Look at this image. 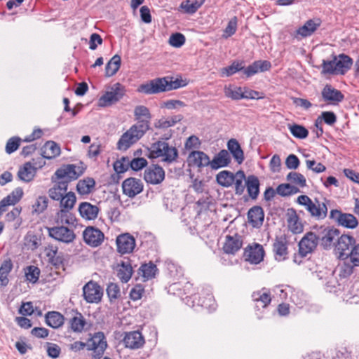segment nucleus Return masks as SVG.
Instances as JSON below:
<instances>
[{
  "label": "nucleus",
  "mask_w": 359,
  "mask_h": 359,
  "mask_svg": "<svg viewBox=\"0 0 359 359\" xmlns=\"http://www.w3.org/2000/svg\"><path fill=\"white\" fill-rule=\"evenodd\" d=\"M180 79L172 80V77L157 78L141 84L137 90L147 95L158 94L165 91L177 89L185 84Z\"/></svg>",
  "instance_id": "1"
},
{
  "label": "nucleus",
  "mask_w": 359,
  "mask_h": 359,
  "mask_svg": "<svg viewBox=\"0 0 359 359\" xmlns=\"http://www.w3.org/2000/svg\"><path fill=\"white\" fill-rule=\"evenodd\" d=\"M324 201H320L318 198L311 200L306 195H301L297 199V202L304 206L310 216L316 220H323L327 215L328 209L325 203L326 200Z\"/></svg>",
  "instance_id": "2"
},
{
  "label": "nucleus",
  "mask_w": 359,
  "mask_h": 359,
  "mask_svg": "<svg viewBox=\"0 0 359 359\" xmlns=\"http://www.w3.org/2000/svg\"><path fill=\"white\" fill-rule=\"evenodd\" d=\"M149 150V158L161 157L162 161L168 164L177 161L178 158V151L176 147L170 146L168 142L164 141L153 143Z\"/></svg>",
  "instance_id": "3"
},
{
  "label": "nucleus",
  "mask_w": 359,
  "mask_h": 359,
  "mask_svg": "<svg viewBox=\"0 0 359 359\" xmlns=\"http://www.w3.org/2000/svg\"><path fill=\"white\" fill-rule=\"evenodd\" d=\"M107 347L106 338L102 332L94 333L87 341V350L93 351V358L94 359H100Z\"/></svg>",
  "instance_id": "4"
},
{
  "label": "nucleus",
  "mask_w": 359,
  "mask_h": 359,
  "mask_svg": "<svg viewBox=\"0 0 359 359\" xmlns=\"http://www.w3.org/2000/svg\"><path fill=\"white\" fill-rule=\"evenodd\" d=\"M330 219L339 226L347 229H353L358 225L356 217L350 213H344L337 209L331 210L329 215Z\"/></svg>",
  "instance_id": "5"
},
{
  "label": "nucleus",
  "mask_w": 359,
  "mask_h": 359,
  "mask_svg": "<svg viewBox=\"0 0 359 359\" xmlns=\"http://www.w3.org/2000/svg\"><path fill=\"white\" fill-rule=\"evenodd\" d=\"M125 90L119 83H116L110 87L99 99V106L107 107L118 102L124 95Z\"/></svg>",
  "instance_id": "6"
},
{
  "label": "nucleus",
  "mask_w": 359,
  "mask_h": 359,
  "mask_svg": "<svg viewBox=\"0 0 359 359\" xmlns=\"http://www.w3.org/2000/svg\"><path fill=\"white\" fill-rule=\"evenodd\" d=\"M102 296L103 290L97 283L90 280L83 285V297L86 302L99 303L102 300Z\"/></svg>",
  "instance_id": "7"
},
{
  "label": "nucleus",
  "mask_w": 359,
  "mask_h": 359,
  "mask_svg": "<svg viewBox=\"0 0 359 359\" xmlns=\"http://www.w3.org/2000/svg\"><path fill=\"white\" fill-rule=\"evenodd\" d=\"M47 230L51 238L65 243H70L76 238L74 231L64 225L48 227Z\"/></svg>",
  "instance_id": "8"
},
{
  "label": "nucleus",
  "mask_w": 359,
  "mask_h": 359,
  "mask_svg": "<svg viewBox=\"0 0 359 359\" xmlns=\"http://www.w3.org/2000/svg\"><path fill=\"white\" fill-rule=\"evenodd\" d=\"M318 242L317 234L311 231L306 233L299 243V256L305 257L311 253L316 248Z\"/></svg>",
  "instance_id": "9"
},
{
  "label": "nucleus",
  "mask_w": 359,
  "mask_h": 359,
  "mask_svg": "<svg viewBox=\"0 0 359 359\" xmlns=\"http://www.w3.org/2000/svg\"><path fill=\"white\" fill-rule=\"evenodd\" d=\"M340 231L334 228H324L317 234L320 245L325 250L331 248L337 241Z\"/></svg>",
  "instance_id": "10"
},
{
  "label": "nucleus",
  "mask_w": 359,
  "mask_h": 359,
  "mask_svg": "<svg viewBox=\"0 0 359 359\" xmlns=\"http://www.w3.org/2000/svg\"><path fill=\"white\" fill-rule=\"evenodd\" d=\"M143 183L141 180L135 177L126 179L122 183L123 193L129 198H134L143 191Z\"/></svg>",
  "instance_id": "11"
},
{
  "label": "nucleus",
  "mask_w": 359,
  "mask_h": 359,
  "mask_svg": "<svg viewBox=\"0 0 359 359\" xmlns=\"http://www.w3.org/2000/svg\"><path fill=\"white\" fill-rule=\"evenodd\" d=\"M83 172V170L77 168L74 164H69L63 168H59L55 172V176L57 180H67L71 182L76 180Z\"/></svg>",
  "instance_id": "12"
},
{
  "label": "nucleus",
  "mask_w": 359,
  "mask_h": 359,
  "mask_svg": "<svg viewBox=\"0 0 359 359\" xmlns=\"http://www.w3.org/2000/svg\"><path fill=\"white\" fill-rule=\"evenodd\" d=\"M243 257L245 260L250 264H259L264 259V250L262 245L255 243L254 245H249L245 249Z\"/></svg>",
  "instance_id": "13"
},
{
  "label": "nucleus",
  "mask_w": 359,
  "mask_h": 359,
  "mask_svg": "<svg viewBox=\"0 0 359 359\" xmlns=\"http://www.w3.org/2000/svg\"><path fill=\"white\" fill-rule=\"evenodd\" d=\"M320 25L321 20L319 18L310 19L296 30L294 37L297 39H301L311 36Z\"/></svg>",
  "instance_id": "14"
},
{
  "label": "nucleus",
  "mask_w": 359,
  "mask_h": 359,
  "mask_svg": "<svg viewBox=\"0 0 359 359\" xmlns=\"http://www.w3.org/2000/svg\"><path fill=\"white\" fill-rule=\"evenodd\" d=\"M123 342L126 348L135 350L142 348L145 340L140 332L131 331L125 333Z\"/></svg>",
  "instance_id": "15"
},
{
  "label": "nucleus",
  "mask_w": 359,
  "mask_h": 359,
  "mask_svg": "<svg viewBox=\"0 0 359 359\" xmlns=\"http://www.w3.org/2000/svg\"><path fill=\"white\" fill-rule=\"evenodd\" d=\"M355 244V240L353 236L348 235L339 236L335 245V248L339 253V257L348 258V253Z\"/></svg>",
  "instance_id": "16"
},
{
  "label": "nucleus",
  "mask_w": 359,
  "mask_h": 359,
  "mask_svg": "<svg viewBox=\"0 0 359 359\" xmlns=\"http://www.w3.org/2000/svg\"><path fill=\"white\" fill-rule=\"evenodd\" d=\"M321 95L325 102L332 105H337L344 98V95L340 90L329 84L325 86L321 91Z\"/></svg>",
  "instance_id": "17"
},
{
  "label": "nucleus",
  "mask_w": 359,
  "mask_h": 359,
  "mask_svg": "<svg viewBox=\"0 0 359 359\" xmlns=\"http://www.w3.org/2000/svg\"><path fill=\"white\" fill-rule=\"evenodd\" d=\"M84 241L89 245L97 247L104 240V233L98 229L93 226H88L83 233Z\"/></svg>",
  "instance_id": "18"
},
{
  "label": "nucleus",
  "mask_w": 359,
  "mask_h": 359,
  "mask_svg": "<svg viewBox=\"0 0 359 359\" xmlns=\"http://www.w3.org/2000/svg\"><path fill=\"white\" fill-rule=\"evenodd\" d=\"M164 178L165 172L159 165H153L144 171V179L147 183L158 184L161 183Z\"/></svg>",
  "instance_id": "19"
},
{
  "label": "nucleus",
  "mask_w": 359,
  "mask_h": 359,
  "mask_svg": "<svg viewBox=\"0 0 359 359\" xmlns=\"http://www.w3.org/2000/svg\"><path fill=\"white\" fill-rule=\"evenodd\" d=\"M117 250L121 254L130 253L135 247V240L129 233L118 236L116 238Z\"/></svg>",
  "instance_id": "20"
},
{
  "label": "nucleus",
  "mask_w": 359,
  "mask_h": 359,
  "mask_svg": "<svg viewBox=\"0 0 359 359\" xmlns=\"http://www.w3.org/2000/svg\"><path fill=\"white\" fill-rule=\"evenodd\" d=\"M286 219L288 228L292 233H299L303 231L304 226L294 208H291L287 210Z\"/></svg>",
  "instance_id": "21"
},
{
  "label": "nucleus",
  "mask_w": 359,
  "mask_h": 359,
  "mask_svg": "<svg viewBox=\"0 0 359 359\" xmlns=\"http://www.w3.org/2000/svg\"><path fill=\"white\" fill-rule=\"evenodd\" d=\"M287 242L284 236L276 237L273 244L275 258L280 262L286 259L287 255Z\"/></svg>",
  "instance_id": "22"
},
{
  "label": "nucleus",
  "mask_w": 359,
  "mask_h": 359,
  "mask_svg": "<svg viewBox=\"0 0 359 359\" xmlns=\"http://www.w3.org/2000/svg\"><path fill=\"white\" fill-rule=\"evenodd\" d=\"M189 165L196 166L198 168H203L210 165L211 161L209 156L201 151H193L188 156Z\"/></svg>",
  "instance_id": "23"
},
{
  "label": "nucleus",
  "mask_w": 359,
  "mask_h": 359,
  "mask_svg": "<svg viewBox=\"0 0 359 359\" xmlns=\"http://www.w3.org/2000/svg\"><path fill=\"white\" fill-rule=\"evenodd\" d=\"M79 212L82 218L94 220L97 217L100 209L97 205L89 202H82L79 205Z\"/></svg>",
  "instance_id": "24"
},
{
  "label": "nucleus",
  "mask_w": 359,
  "mask_h": 359,
  "mask_svg": "<svg viewBox=\"0 0 359 359\" xmlns=\"http://www.w3.org/2000/svg\"><path fill=\"white\" fill-rule=\"evenodd\" d=\"M69 181L59 180L48 191L49 197L53 200L58 201L67 192Z\"/></svg>",
  "instance_id": "25"
},
{
  "label": "nucleus",
  "mask_w": 359,
  "mask_h": 359,
  "mask_svg": "<svg viewBox=\"0 0 359 359\" xmlns=\"http://www.w3.org/2000/svg\"><path fill=\"white\" fill-rule=\"evenodd\" d=\"M88 323L80 312L76 311L75 316L71 318L69 320V329L75 333H82L87 330L86 326Z\"/></svg>",
  "instance_id": "26"
},
{
  "label": "nucleus",
  "mask_w": 359,
  "mask_h": 359,
  "mask_svg": "<svg viewBox=\"0 0 359 359\" xmlns=\"http://www.w3.org/2000/svg\"><path fill=\"white\" fill-rule=\"evenodd\" d=\"M55 222L58 225L75 226L76 217L72 210L60 209L55 214Z\"/></svg>",
  "instance_id": "27"
},
{
  "label": "nucleus",
  "mask_w": 359,
  "mask_h": 359,
  "mask_svg": "<svg viewBox=\"0 0 359 359\" xmlns=\"http://www.w3.org/2000/svg\"><path fill=\"white\" fill-rule=\"evenodd\" d=\"M271 62L267 60H257L246 68L243 69L244 74L250 77L258 72H264L271 69Z\"/></svg>",
  "instance_id": "28"
},
{
  "label": "nucleus",
  "mask_w": 359,
  "mask_h": 359,
  "mask_svg": "<svg viewBox=\"0 0 359 359\" xmlns=\"http://www.w3.org/2000/svg\"><path fill=\"white\" fill-rule=\"evenodd\" d=\"M249 223L255 228H259L264 222V213L262 207L254 206L248 212Z\"/></svg>",
  "instance_id": "29"
},
{
  "label": "nucleus",
  "mask_w": 359,
  "mask_h": 359,
  "mask_svg": "<svg viewBox=\"0 0 359 359\" xmlns=\"http://www.w3.org/2000/svg\"><path fill=\"white\" fill-rule=\"evenodd\" d=\"M230 163L231 156L229 153L226 149H222L211 161L210 168L213 170H217L227 166Z\"/></svg>",
  "instance_id": "30"
},
{
  "label": "nucleus",
  "mask_w": 359,
  "mask_h": 359,
  "mask_svg": "<svg viewBox=\"0 0 359 359\" xmlns=\"http://www.w3.org/2000/svg\"><path fill=\"white\" fill-rule=\"evenodd\" d=\"M242 247V241L238 235L234 236H226L223 250L226 254H235Z\"/></svg>",
  "instance_id": "31"
},
{
  "label": "nucleus",
  "mask_w": 359,
  "mask_h": 359,
  "mask_svg": "<svg viewBox=\"0 0 359 359\" xmlns=\"http://www.w3.org/2000/svg\"><path fill=\"white\" fill-rule=\"evenodd\" d=\"M226 146L228 152L229 151L231 154L234 160L238 164H241L243 162L245 157L243 151L238 140L234 138H231L227 142Z\"/></svg>",
  "instance_id": "32"
},
{
  "label": "nucleus",
  "mask_w": 359,
  "mask_h": 359,
  "mask_svg": "<svg viewBox=\"0 0 359 359\" xmlns=\"http://www.w3.org/2000/svg\"><path fill=\"white\" fill-rule=\"evenodd\" d=\"M259 180L257 176L251 175L247 177L245 187L249 196L253 200L256 199L259 196Z\"/></svg>",
  "instance_id": "33"
},
{
  "label": "nucleus",
  "mask_w": 359,
  "mask_h": 359,
  "mask_svg": "<svg viewBox=\"0 0 359 359\" xmlns=\"http://www.w3.org/2000/svg\"><path fill=\"white\" fill-rule=\"evenodd\" d=\"M133 267L129 261H122L117 265V277L122 283H128L133 274Z\"/></svg>",
  "instance_id": "34"
},
{
  "label": "nucleus",
  "mask_w": 359,
  "mask_h": 359,
  "mask_svg": "<svg viewBox=\"0 0 359 359\" xmlns=\"http://www.w3.org/2000/svg\"><path fill=\"white\" fill-rule=\"evenodd\" d=\"M60 154V147L53 141H48L41 149V155L44 158L52 159Z\"/></svg>",
  "instance_id": "35"
},
{
  "label": "nucleus",
  "mask_w": 359,
  "mask_h": 359,
  "mask_svg": "<svg viewBox=\"0 0 359 359\" xmlns=\"http://www.w3.org/2000/svg\"><path fill=\"white\" fill-rule=\"evenodd\" d=\"M353 65V60L345 54H340L336 56V71L337 74H344L351 69Z\"/></svg>",
  "instance_id": "36"
},
{
  "label": "nucleus",
  "mask_w": 359,
  "mask_h": 359,
  "mask_svg": "<svg viewBox=\"0 0 359 359\" xmlns=\"http://www.w3.org/2000/svg\"><path fill=\"white\" fill-rule=\"evenodd\" d=\"M149 129L150 126H148L147 122L140 121V123L133 125L128 130V132L133 136L132 138H134L137 142Z\"/></svg>",
  "instance_id": "37"
},
{
  "label": "nucleus",
  "mask_w": 359,
  "mask_h": 359,
  "mask_svg": "<svg viewBox=\"0 0 359 359\" xmlns=\"http://www.w3.org/2000/svg\"><path fill=\"white\" fill-rule=\"evenodd\" d=\"M95 186V180L92 177H86L78 182L76 191L80 195H88L92 192Z\"/></svg>",
  "instance_id": "38"
},
{
  "label": "nucleus",
  "mask_w": 359,
  "mask_h": 359,
  "mask_svg": "<svg viewBox=\"0 0 359 359\" xmlns=\"http://www.w3.org/2000/svg\"><path fill=\"white\" fill-rule=\"evenodd\" d=\"M45 318L46 324L54 329L59 328L65 322V317L57 311L48 312Z\"/></svg>",
  "instance_id": "39"
},
{
  "label": "nucleus",
  "mask_w": 359,
  "mask_h": 359,
  "mask_svg": "<svg viewBox=\"0 0 359 359\" xmlns=\"http://www.w3.org/2000/svg\"><path fill=\"white\" fill-rule=\"evenodd\" d=\"M134 116L137 123L140 121L147 122L148 126H150V121L151 115L149 109L144 105H138L134 109Z\"/></svg>",
  "instance_id": "40"
},
{
  "label": "nucleus",
  "mask_w": 359,
  "mask_h": 359,
  "mask_svg": "<svg viewBox=\"0 0 359 359\" xmlns=\"http://www.w3.org/2000/svg\"><path fill=\"white\" fill-rule=\"evenodd\" d=\"M252 299L257 304V306L266 308L271 301V294L269 292L257 291L252 294Z\"/></svg>",
  "instance_id": "41"
},
{
  "label": "nucleus",
  "mask_w": 359,
  "mask_h": 359,
  "mask_svg": "<svg viewBox=\"0 0 359 359\" xmlns=\"http://www.w3.org/2000/svg\"><path fill=\"white\" fill-rule=\"evenodd\" d=\"M216 180L219 185L224 187H229L234 182L235 174L228 170H223L217 175Z\"/></svg>",
  "instance_id": "42"
},
{
  "label": "nucleus",
  "mask_w": 359,
  "mask_h": 359,
  "mask_svg": "<svg viewBox=\"0 0 359 359\" xmlns=\"http://www.w3.org/2000/svg\"><path fill=\"white\" fill-rule=\"evenodd\" d=\"M34 176V168L30 163H26L22 167H20L18 172L19 180L29 182L32 181Z\"/></svg>",
  "instance_id": "43"
},
{
  "label": "nucleus",
  "mask_w": 359,
  "mask_h": 359,
  "mask_svg": "<svg viewBox=\"0 0 359 359\" xmlns=\"http://www.w3.org/2000/svg\"><path fill=\"white\" fill-rule=\"evenodd\" d=\"M121 59L118 55H114L105 67V75L107 77L114 76L121 67Z\"/></svg>",
  "instance_id": "44"
},
{
  "label": "nucleus",
  "mask_w": 359,
  "mask_h": 359,
  "mask_svg": "<svg viewBox=\"0 0 359 359\" xmlns=\"http://www.w3.org/2000/svg\"><path fill=\"white\" fill-rule=\"evenodd\" d=\"M157 271L156 266L152 262H149L144 264L140 267L138 274L144 278V280H147L154 278Z\"/></svg>",
  "instance_id": "45"
},
{
  "label": "nucleus",
  "mask_w": 359,
  "mask_h": 359,
  "mask_svg": "<svg viewBox=\"0 0 359 359\" xmlns=\"http://www.w3.org/2000/svg\"><path fill=\"white\" fill-rule=\"evenodd\" d=\"M60 209L72 210L74 208L76 198L74 192L69 191L59 199Z\"/></svg>",
  "instance_id": "46"
},
{
  "label": "nucleus",
  "mask_w": 359,
  "mask_h": 359,
  "mask_svg": "<svg viewBox=\"0 0 359 359\" xmlns=\"http://www.w3.org/2000/svg\"><path fill=\"white\" fill-rule=\"evenodd\" d=\"M183 118L182 114H178L168 118L167 119L161 118L155 123L154 126L156 128H168L180 122Z\"/></svg>",
  "instance_id": "47"
},
{
  "label": "nucleus",
  "mask_w": 359,
  "mask_h": 359,
  "mask_svg": "<svg viewBox=\"0 0 359 359\" xmlns=\"http://www.w3.org/2000/svg\"><path fill=\"white\" fill-rule=\"evenodd\" d=\"M247 177L243 170H239L235 174L233 184L235 186V193L237 195L243 194L245 188V180Z\"/></svg>",
  "instance_id": "48"
},
{
  "label": "nucleus",
  "mask_w": 359,
  "mask_h": 359,
  "mask_svg": "<svg viewBox=\"0 0 359 359\" xmlns=\"http://www.w3.org/2000/svg\"><path fill=\"white\" fill-rule=\"evenodd\" d=\"M13 264L11 259L4 260L0 266V281L2 286L8 283V275L11 271Z\"/></svg>",
  "instance_id": "49"
},
{
  "label": "nucleus",
  "mask_w": 359,
  "mask_h": 359,
  "mask_svg": "<svg viewBox=\"0 0 359 359\" xmlns=\"http://www.w3.org/2000/svg\"><path fill=\"white\" fill-rule=\"evenodd\" d=\"M133 136L128 132L124 133L117 142V149L121 151H126L136 142Z\"/></svg>",
  "instance_id": "50"
},
{
  "label": "nucleus",
  "mask_w": 359,
  "mask_h": 359,
  "mask_svg": "<svg viewBox=\"0 0 359 359\" xmlns=\"http://www.w3.org/2000/svg\"><path fill=\"white\" fill-rule=\"evenodd\" d=\"M287 127L292 135L296 138L305 139L309 135L308 130L302 125L288 124Z\"/></svg>",
  "instance_id": "51"
},
{
  "label": "nucleus",
  "mask_w": 359,
  "mask_h": 359,
  "mask_svg": "<svg viewBox=\"0 0 359 359\" xmlns=\"http://www.w3.org/2000/svg\"><path fill=\"white\" fill-rule=\"evenodd\" d=\"M286 180L290 182V184L297 185L301 188L306 186V180L305 177L297 172H290L287 174Z\"/></svg>",
  "instance_id": "52"
},
{
  "label": "nucleus",
  "mask_w": 359,
  "mask_h": 359,
  "mask_svg": "<svg viewBox=\"0 0 359 359\" xmlns=\"http://www.w3.org/2000/svg\"><path fill=\"white\" fill-rule=\"evenodd\" d=\"M299 192L296 186L291 184H281L276 188V193L281 196H288Z\"/></svg>",
  "instance_id": "53"
},
{
  "label": "nucleus",
  "mask_w": 359,
  "mask_h": 359,
  "mask_svg": "<svg viewBox=\"0 0 359 359\" xmlns=\"http://www.w3.org/2000/svg\"><path fill=\"white\" fill-rule=\"evenodd\" d=\"M205 0H187L182 4V7L187 13H194L203 4Z\"/></svg>",
  "instance_id": "54"
},
{
  "label": "nucleus",
  "mask_w": 359,
  "mask_h": 359,
  "mask_svg": "<svg viewBox=\"0 0 359 359\" xmlns=\"http://www.w3.org/2000/svg\"><path fill=\"white\" fill-rule=\"evenodd\" d=\"M23 196L22 189L18 187L15 189L9 195L3 199L8 205L16 204L22 198Z\"/></svg>",
  "instance_id": "55"
},
{
  "label": "nucleus",
  "mask_w": 359,
  "mask_h": 359,
  "mask_svg": "<svg viewBox=\"0 0 359 359\" xmlns=\"http://www.w3.org/2000/svg\"><path fill=\"white\" fill-rule=\"evenodd\" d=\"M25 273L27 280L32 283H36L39 278L40 269L33 265L29 266L25 269Z\"/></svg>",
  "instance_id": "56"
},
{
  "label": "nucleus",
  "mask_w": 359,
  "mask_h": 359,
  "mask_svg": "<svg viewBox=\"0 0 359 359\" xmlns=\"http://www.w3.org/2000/svg\"><path fill=\"white\" fill-rule=\"evenodd\" d=\"M106 291L111 303L115 302L121 297L120 288L116 283H110L108 284Z\"/></svg>",
  "instance_id": "57"
},
{
  "label": "nucleus",
  "mask_w": 359,
  "mask_h": 359,
  "mask_svg": "<svg viewBox=\"0 0 359 359\" xmlns=\"http://www.w3.org/2000/svg\"><path fill=\"white\" fill-rule=\"evenodd\" d=\"M224 94L227 97L238 100L243 99V88L241 87H225Z\"/></svg>",
  "instance_id": "58"
},
{
  "label": "nucleus",
  "mask_w": 359,
  "mask_h": 359,
  "mask_svg": "<svg viewBox=\"0 0 359 359\" xmlns=\"http://www.w3.org/2000/svg\"><path fill=\"white\" fill-rule=\"evenodd\" d=\"M130 166V159L128 157H122L114 163V169L117 173H123Z\"/></svg>",
  "instance_id": "59"
},
{
  "label": "nucleus",
  "mask_w": 359,
  "mask_h": 359,
  "mask_svg": "<svg viewBox=\"0 0 359 359\" xmlns=\"http://www.w3.org/2000/svg\"><path fill=\"white\" fill-rule=\"evenodd\" d=\"M354 266L353 264L351 265L349 263L344 262L337 266V271L341 278H345L353 273Z\"/></svg>",
  "instance_id": "60"
},
{
  "label": "nucleus",
  "mask_w": 359,
  "mask_h": 359,
  "mask_svg": "<svg viewBox=\"0 0 359 359\" xmlns=\"http://www.w3.org/2000/svg\"><path fill=\"white\" fill-rule=\"evenodd\" d=\"M243 67L241 63L233 62L230 66L222 68L221 74L222 76H229L236 72L243 70Z\"/></svg>",
  "instance_id": "61"
},
{
  "label": "nucleus",
  "mask_w": 359,
  "mask_h": 359,
  "mask_svg": "<svg viewBox=\"0 0 359 359\" xmlns=\"http://www.w3.org/2000/svg\"><path fill=\"white\" fill-rule=\"evenodd\" d=\"M48 199L45 196H39L33 205L35 212L38 213L43 212L48 207Z\"/></svg>",
  "instance_id": "62"
},
{
  "label": "nucleus",
  "mask_w": 359,
  "mask_h": 359,
  "mask_svg": "<svg viewBox=\"0 0 359 359\" xmlns=\"http://www.w3.org/2000/svg\"><path fill=\"white\" fill-rule=\"evenodd\" d=\"M185 43V36L181 33L172 34L169 38V43L170 46L180 48Z\"/></svg>",
  "instance_id": "63"
},
{
  "label": "nucleus",
  "mask_w": 359,
  "mask_h": 359,
  "mask_svg": "<svg viewBox=\"0 0 359 359\" xmlns=\"http://www.w3.org/2000/svg\"><path fill=\"white\" fill-rule=\"evenodd\" d=\"M348 258L353 266H359V243L355 244L348 253Z\"/></svg>",
  "instance_id": "64"
}]
</instances>
